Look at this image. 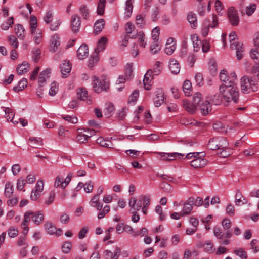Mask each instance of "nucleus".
Masks as SVG:
<instances>
[{"mask_svg":"<svg viewBox=\"0 0 259 259\" xmlns=\"http://www.w3.org/2000/svg\"><path fill=\"white\" fill-rule=\"evenodd\" d=\"M121 253V249L118 247H116L113 253L109 250H106L103 252V255L106 259H118Z\"/></svg>","mask_w":259,"mask_h":259,"instance_id":"16","label":"nucleus"},{"mask_svg":"<svg viewBox=\"0 0 259 259\" xmlns=\"http://www.w3.org/2000/svg\"><path fill=\"white\" fill-rule=\"evenodd\" d=\"M256 9V5L254 4H251L250 5L246 7L245 10V14L247 16H250L254 12Z\"/></svg>","mask_w":259,"mask_h":259,"instance_id":"58","label":"nucleus"},{"mask_svg":"<svg viewBox=\"0 0 259 259\" xmlns=\"http://www.w3.org/2000/svg\"><path fill=\"white\" fill-rule=\"evenodd\" d=\"M106 6V0H99L98 6L97 13L98 15H102L104 13L105 8Z\"/></svg>","mask_w":259,"mask_h":259,"instance_id":"47","label":"nucleus"},{"mask_svg":"<svg viewBox=\"0 0 259 259\" xmlns=\"http://www.w3.org/2000/svg\"><path fill=\"white\" fill-rule=\"evenodd\" d=\"M213 234L214 235L219 239L221 240L220 243L227 245L230 244V241L228 239H223L224 238V233L222 232V229L220 227H215L213 228Z\"/></svg>","mask_w":259,"mask_h":259,"instance_id":"17","label":"nucleus"},{"mask_svg":"<svg viewBox=\"0 0 259 259\" xmlns=\"http://www.w3.org/2000/svg\"><path fill=\"white\" fill-rule=\"evenodd\" d=\"M4 108V111L5 113V118L8 121L10 120V121L12 122L13 124H17L18 122L17 121H13V119L14 117L15 113L13 111L12 109L9 107H2Z\"/></svg>","mask_w":259,"mask_h":259,"instance_id":"28","label":"nucleus"},{"mask_svg":"<svg viewBox=\"0 0 259 259\" xmlns=\"http://www.w3.org/2000/svg\"><path fill=\"white\" fill-rule=\"evenodd\" d=\"M28 84L27 80L26 78H23L18 83V84L14 87L13 90L15 92H19L22 91L25 87H27Z\"/></svg>","mask_w":259,"mask_h":259,"instance_id":"46","label":"nucleus"},{"mask_svg":"<svg viewBox=\"0 0 259 259\" xmlns=\"http://www.w3.org/2000/svg\"><path fill=\"white\" fill-rule=\"evenodd\" d=\"M45 227L48 233L50 235H55L56 236H60L62 234L61 229H57L54 225L50 222H46Z\"/></svg>","mask_w":259,"mask_h":259,"instance_id":"12","label":"nucleus"},{"mask_svg":"<svg viewBox=\"0 0 259 259\" xmlns=\"http://www.w3.org/2000/svg\"><path fill=\"white\" fill-rule=\"evenodd\" d=\"M194 198L190 197L184 204L182 211H181V217H185L189 215L194 205Z\"/></svg>","mask_w":259,"mask_h":259,"instance_id":"11","label":"nucleus"},{"mask_svg":"<svg viewBox=\"0 0 259 259\" xmlns=\"http://www.w3.org/2000/svg\"><path fill=\"white\" fill-rule=\"evenodd\" d=\"M79 11L84 19H87L89 15V10L86 5H81L79 8Z\"/></svg>","mask_w":259,"mask_h":259,"instance_id":"62","label":"nucleus"},{"mask_svg":"<svg viewBox=\"0 0 259 259\" xmlns=\"http://www.w3.org/2000/svg\"><path fill=\"white\" fill-rule=\"evenodd\" d=\"M81 22L80 17L77 15H73L71 19V27L72 31L77 32L80 28Z\"/></svg>","mask_w":259,"mask_h":259,"instance_id":"18","label":"nucleus"},{"mask_svg":"<svg viewBox=\"0 0 259 259\" xmlns=\"http://www.w3.org/2000/svg\"><path fill=\"white\" fill-rule=\"evenodd\" d=\"M250 56L254 63L259 64V52L254 49L250 50Z\"/></svg>","mask_w":259,"mask_h":259,"instance_id":"49","label":"nucleus"},{"mask_svg":"<svg viewBox=\"0 0 259 259\" xmlns=\"http://www.w3.org/2000/svg\"><path fill=\"white\" fill-rule=\"evenodd\" d=\"M77 95L80 100L82 101L87 100V103L88 104H92V99L90 98H88V92L85 89L80 88L77 91Z\"/></svg>","mask_w":259,"mask_h":259,"instance_id":"22","label":"nucleus"},{"mask_svg":"<svg viewBox=\"0 0 259 259\" xmlns=\"http://www.w3.org/2000/svg\"><path fill=\"white\" fill-rule=\"evenodd\" d=\"M220 78L223 84L220 86H229L237 83V75L235 72H231L229 76L225 70H222L220 74Z\"/></svg>","mask_w":259,"mask_h":259,"instance_id":"7","label":"nucleus"},{"mask_svg":"<svg viewBox=\"0 0 259 259\" xmlns=\"http://www.w3.org/2000/svg\"><path fill=\"white\" fill-rule=\"evenodd\" d=\"M95 133L93 130L89 129H79L76 136V140L79 143H85L89 138L93 136Z\"/></svg>","mask_w":259,"mask_h":259,"instance_id":"8","label":"nucleus"},{"mask_svg":"<svg viewBox=\"0 0 259 259\" xmlns=\"http://www.w3.org/2000/svg\"><path fill=\"white\" fill-rule=\"evenodd\" d=\"M234 253L241 259H247V256L246 252L242 248H238L234 250Z\"/></svg>","mask_w":259,"mask_h":259,"instance_id":"52","label":"nucleus"},{"mask_svg":"<svg viewBox=\"0 0 259 259\" xmlns=\"http://www.w3.org/2000/svg\"><path fill=\"white\" fill-rule=\"evenodd\" d=\"M58 91V85L57 82H53L50 84L49 94L50 96H53L56 94Z\"/></svg>","mask_w":259,"mask_h":259,"instance_id":"57","label":"nucleus"},{"mask_svg":"<svg viewBox=\"0 0 259 259\" xmlns=\"http://www.w3.org/2000/svg\"><path fill=\"white\" fill-rule=\"evenodd\" d=\"M93 89L97 93L107 91L109 88V80L106 76L103 75L100 77L94 76L93 77Z\"/></svg>","mask_w":259,"mask_h":259,"instance_id":"3","label":"nucleus"},{"mask_svg":"<svg viewBox=\"0 0 259 259\" xmlns=\"http://www.w3.org/2000/svg\"><path fill=\"white\" fill-rule=\"evenodd\" d=\"M60 69L62 77H67L71 70V65L69 61H64L60 65Z\"/></svg>","mask_w":259,"mask_h":259,"instance_id":"19","label":"nucleus"},{"mask_svg":"<svg viewBox=\"0 0 259 259\" xmlns=\"http://www.w3.org/2000/svg\"><path fill=\"white\" fill-rule=\"evenodd\" d=\"M72 178L71 173L68 174L65 179L61 176H58L55 180L54 186L55 188H60L62 189H65L69 184Z\"/></svg>","mask_w":259,"mask_h":259,"instance_id":"10","label":"nucleus"},{"mask_svg":"<svg viewBox=\"0 0 259 259\" xmlns=\"http://www.w3.org/2000/svg\"><path fill=\"white\" fill-rule=\"evenodd\" d=\"M240 87L242 91L245 93L255 92L258 89L257 84L253 80V78L246 75L241 78Z\"/></svg>","mask_w":259,"mask_h":259,"instance_id":"5","label":"nucleus"},{"mask_svg":"<svg viewBox=\"0 0 259 259\" xmlns=\"http://www.w3.org/2000/svg\"><path fill=\"white\" fill-rule=\"evenodd\" d=\"M183 105L186 110L192 114L194 113L196 111V108L197 107L193 102L191 103L187 100H184Z\"/></svg>","mask_w":259,"mask_h":259,"instance_id":"34","label":"nucleus"},{"mask_svg":"<svg viewBox=\"0 0 259 259\" xmlns=\"http://www.w3.org/2000/svg\"><path fill=\"white\" fill-rule=\"evenodd\" d=\"M13 23V18L10 17L6 22H5L3 23H2L1 25V28L3 30H7L10 28V27L12 26Z\"/></svg>","mask_w":259,"mask_h":259,"instance_id":"64","label":"nucleus"},{"mask_svg":"<svg viewBox=\"0 0 259 259\" xmlns=\"http://www.w3.org/2000/svg\"><path fill=\"white\" fill-rule=\"evenodd\" d=\"M89 55V50L85 44L81 45L77 51V56L78 59L83 60L87 58Z\"/></svg>","mask_w":259,"mask_h":259,"instance_id":"20","label":"nucleus"},{"mask_svg":"<svg viewBox=\"0 0 259 259\" xmlns=\"http://www.w3.org/2000/svg\"><path fill=\"white\" fill-rule=\"evenodd\" d=\"M129 206L135 210H139L143 205L142 202L139 201V198L137 201L135 198H132L129 201Z\"/></svg>","mask_w":259,"mask_h":259,"instance_id":"38","label":"nucleus"},{"mask_svg":"<svg viewBox=\"0 0 259 259\" xmlns=\"http://www.w3.org/2000/svg\"><path fill=\"white\" fill-rule=\"evenodd\" d=\"M114 111V107L111 103L106 104V107L104 110V114L107 117H110L111 113Z\"/></svg>","mask_w":259,"mask_h":259,"instance_id":"56","label":"nucleus"},{"mask_svg":"<svg viewBox=\"0 0 259 259\" xmlns=\"http://www.w3.org/2000/svg\"><path fill=\"white\" fill-rule=\"evenodd\" d=\"M230 48L232 50H236V55L238 60H241L244 56V48L243 44L236 41L237 35L234 31L231 32L229 35Z\"/></svg>","mask_w":259,"mask_h":259,"instance_id":"4","label":"nucleus"},{"mask_svg":"<svg viewBox=\"0 0 259 259\" xmlns=\"http://www.w3.org/2000/svg\"><path fill=\"white\" fill-rule=\"evenodd\" d=\"M235 202L237 206L240 205V203H242V204H245L248 202L247 199L242 196V193L239 190L236 191Z\"/></svg>","mask_w":259,"mask_h":259,"instance_id":"31","label":"nucleus"},{"mask_svg":"<svg viewBox=\"0 0 259 259\" xmlns=\"http://www.w3.org/2000/svg\"><path fill=\"white\" fill-rule=\"evenodd\" d=\"M107 42V38L105 37H102L101 38L98 42L96 49H95V52L96 53H99L103 51L106 47V44Z\"/></svg>","mask_w":259,"mask_h":259,"instance_id":"36","label":"nucleus"},{"mask_svg":"<svg viewBox=\"0 0 259 259\" xmlns=\"http://www.w3.org/2000/svg\"><path fill=\"white\" fill-rule=\"evenodd\" d=\"M161 62L159 61H156L153 66L152 69H150L148 70L152 71V74L154 76L159 75L161 72L162 67L161 65Z\"/></svg>","mask_w":259,"mask_h":259,"instance_id":"41","label":"nucleus"},{"mask_svg":"<svg viewBox=\"0 0 259 259\" xmlns=\"http://www.w3.org/2000/svg\"><path fill=\"white\" fill-rule=\"evenodd\" d=\"M160 50L158 41H153L150 46V51L153 54H156Z\"/></svg>","mask_w":259,"mask_h":259,"instance_id":"55","label":"nucleus"},{"mask_svg":"<svg viewBox=\"0 0 259 259\" xmlns=\"http://www.w3.org/2000/svg\"><path fill=\"white\" fill-rule=\"evenodd\" d=\"M187 20L191 28L195 29L197 26V19L195 14L189 12L187 15Z\"/></svg>","mask_w":259,"mask_h":259,"instance_id":"32","label":"nucleus"},{"mask_svg":"<svg viewBox=\"0 0 259 259\" xmlns=\"http://www.w3.org/2000/svg\"><path fill=\"white\" fill-rule=\"evenodd\" d=\"M164 91L161 88H158L155 92V97L154 98V103L156 107H159L164 102Z\"/></svg>","mask_w":259,"mask_h":259,"instance_id":"15","label":"nucleus"},{"mask_svg":"<svg viewBox=\"0 0 259 259\" xmlns=\"http://www.w3.org/2000/svg\"><path fill=\"white\" fill-rule=\"evenodd\" d=\"M133 0H126V1L124 17L126 19L129 18L132 14L133 9Z\"/></svg>","mask_w":259,"mask_h":259,"instance_id":"29","label":"nucleus"},{"mask_svg":"<svg viewBox=\"0 0 259 259\" xmlns=\"http://www.w3.org/2000/svg\"><path fill=\"white\" fill-rule=\"evenodd\" d=\"M160 34V28L158 26L154 28L152 31V38L153 41H158Z\"/></svg>","mask_w":259,"mask_h":259,"instance_id":"54","label":"nucleus"},{"mask_svg":"<svg viewBox=\"0 0 259 259\" xmlns=\"http://www.w3.org/2000/svg\"><path fill=\"white\" fill-rule=\"evenodd\" d=\"M203 247L205 251L208 253H212L215 250V249L213 248V245L209 241L204 243Z\"/></svg>","mask_w":259,"mask_h":259,"instance_id":"59","label":"nucleus"},{"mask_svg":"<svg viewBox=\"0 0 259 259\" xmlns=\"http://www.w3.org/2000/svg\"><path fill=\"white\" fill-rule=\"evenodd\" d=\"M228 142L226 139L223 137H217L211 138L208 143V148L212 150L224 149L227 147Z\"/></svg>","mask_w":259,"mask_h":259,"instance_id":"6","label":"nucleus"},{"mask_svg":"<svg viewBox=\"0 0 259 259\" xmlns=\"http://www.w3.org/2000/svg\"><path fill=\"white\" fill-rule=\"evenodd\" d=\"M251 73L252 74L251 77L253 78V80L258 84L259 82V66L253 65L251 69Z\"/></svg>","mask_w":259,"mask_h":259,"instance_id":"40","label":"nucleus"},{"mask_svg":"<svg viewBox=\"0 0 259 259\" xmlns=\"http://www.w3.org/2000/svg\"><path fill=\"white\" fill-rule=\"evenodd\" d=\"M96 143L98 144H99L102 147L108 148H113V143L112 142L108 139H105L103 137H99L96 140Z\"/></svg>","mask_w":259,"mask_h":259,"instance_id":"30","label":"nucleus"},{"mask_svg":"<svg viewBox=\"0 0 259 259\" xmlns=\"http://www.w3.org/2000/svg\"><path fill=\"white\" fill-rule=\"evenodd\" d=\"M199 106L203 115L208 114L211 111V106L208 100H204Z\"/></svg>","mask_w":259,"mask_h":259,"instance_id":"21","label":"nucleus"},{"mask_svg":"<svg viewBox=\"0 0 259 259\" xmlns=\"http://www.w3.org/2000/svg\"><path fill=\"white\" fill-rule=\"evenodd\" d=\"M220 93L222 95V98L224 102L229 103L234 101L235 103L238 102L239 93L237 87V83L232 84L229 86H220Z\"/></svg>","mask_w":259,"mask_h":259,"instance_id":"1","label":"nucleus"},{"mask_svg":"<svg viewBox=\"0 0 259 259\" xmlns=\"http://www.w3.org/2000/svg\"><path fill=\"white\" fill-rule=\"evenodd\" d=\"M28 140L31 144V146L33 148H39L43 145L42 140L40 138L31 137L29 138Z\"/></svg>","mask_w":259,"mask_h":259,"instance_id":"33","label":"nucleus"},{"mask_svg":"<svg viewBox=\"0 0 259 259\" xmlns=\"http://www.w3.org/2000/svg\"><path fill=\"white\" fill-rule=\"evenodd\" d=\"M14 192V187L11 183L8 182L5 184L4 195L7 198H10Z\"/></svg>","mask_w":259,"mask_h":259,"instance_id":"39","label":"nucleus"},{"mask_svg":"<svg viewBox=\"0 0 259 259\" xmlns=\"http://www.w3.org/2000/svg\"><path fill=\"white\" fill-rule=\"evenodd\" d=\"M191 39L192 40L193 44L194 51L198 52L200 50V47L202 46V42L199 38L198 35L194 34L191 35Z\"/></svg>","mask_w":259,"mask_h":259,"instance_id":"27","label":"nucleus"},{"mask_svg":"<svg viewBox=\"0 0 259 259\" xmlns=\"http://www.w3.org/2000/svg\"><path fill=\"white\" fill-rule=\"evenodd\" d=\"M53 17V12L52 10H48L45 14L43 19L46 24H49L52 21Z\"/></svg>","mask_w":259,"mask_h":259,"instance_id":"48","label":"nucleus"},{"mask_svg":"<svg viewBox=\"0 0 259 259\" xmlns=\"http://www.w3.org/2000/svg\"><path fill=\"white\" fill-rule=\"evenodd\" d=\"M132 38H138V42L143 48H145L147 45L145 35L142 31H140L136 35H133Z\"/></svg>","mask_w":259,"mask_h":259,"instance_id":"26","label":"nucleus"},{"mask_svg":"<svg viewBox=\"0 0 259 259\" xmlns=\"http://www.w3.org/2000/svg\"><path fill=\"white\" fill-rule=\"evenodd\" d=\"M31 33L34 35V41L36 45L39 44L42 40V32L40 29L33 30Z\"/></svg>","mask_w":259,"mask_h":259,"instance_id":"44","label":"nucleus"},{"mask_svg":"<svg viewBox=\"0 0 259 259\" xmlns=\"http://www.w3.org/2000/svg\"><path fill=\"white\" fill-rule=\"evenodd\" d=\"M133 63H127L125 69V76L126 79H130L133 75Z\"/></svg>","mask_w":259,"mask_h":259,"instance_id":"53","label":"nucleus"},{"mask_svg":"<svg viewBox=\"0 0 259 259\" xmlns=\"http://www.w3.org/2000/svg\"><path fill=\"white\" fill-rule=\"evenodd\" d=\"M184 155L177 152L168 153V161H172L176 159L177 158H181L184 157Z\"/></svg>","mask_w":259,"mask_h":259,"instance_id":"61","label":"nucleus"},{"mask_svg":"<svg viewBox=\"0 0 259 259\" xmlns=\"http://www.w3.org/2000/svg\"><path fill=\"white\" fill-rule=\"evenodd\" d=\"M105 26V21L103 19H100L96 21L94 24V31L98 34L102 31Z\"/></svg>","mask_w":259,"mask_h":259,"instance_id":"37","label":"nucleus"},{"mask_svg":"<svg viewBox=\"0 0 259 259\" xmlns=\"http://www.w3.org/2000/svg\"><path fill=\"white\" fill-rule=\"evenodd\" d=\"M154 75L152 74L151 70H148L145 73L144 79L143 84L144 88L147 90H150L153 84V79Z\"/></svg>","mask_w":259,"mask_h":259,"instance_id":"14","label":"nucleus"},{"mask_svg":"<svg viewBox=\"0 0 259 259\" xmlns=\"http://www.w3.org/2000/svg\"><path fill=\"white\" fill-rule=\"evenodd\" d=\"M192 88L191 82L188 80H186L183 86V91L184 92L186 96H189L190 95V92Z\"/></svg>","mask_w":259,"mask_h":259,"instance_id":"51","label":"nucleus"},{"mask_svg":"<svg viewBox=\"0 0 259 259\" xmlns=\"http://www.w3.org/2000/svg\"><path fill=\"white\" fill-rule=\"evenodd\" d=\"M29 68V64L26 62H24L18 66L17 69V72L19 74H23L28 71Z\"/></svg>","mask_w":259,"mask_h":259,"instance_id":"42","label":"nucleus"},{"mask_svg":"<svg viewBox=\"0 0 259 259\" xmlns=\"http://www.w3.org/2000/svg\"><path fill=\"white\" fill-rule=\"evenodd\" d=\"M139 96V91L137 90H134L129 97L128 102L130 103H134L137 100Z\"/></svg>","mask_w":259,"mask_h":259,"instance_id":"63","label":"nucleus"},{"mask_svg":"<svg viewBox=\"0 0 259 259\" xmlns=\"http://www.w3.org/2000/svg\"><path fill=\"white\" fill-rule=\"evenodd\" d=\"M15 31L16 35L20 39H23L25 36V30L22 25L17 24L15 26Z\"/></svg>","mask_w":259,"mask_h":259,"instance_id":"43","label":"nucleus"},{"mask_svg":"<svg viewBox=\"0 0 259 259\" xmlns=\"http://www.w3.org/2000/svg\"><path fill=\"white\" fill-rule=\"evenodd\" d=\"M203 153L191 152L187 154L186 158L188 159L193 157L194 159L191 161V166L194 168H202L207 164V160L204 158Z\"/></svg>","mask_w":259,"mask_h":259,"instance_id":"2","label":"nucleus"},{"mask_svg":"<svg viewBox=\"0 0 259 259\" xmlns=\"http://www.w3.org/2000/svg\"><path fill=\"white\" fill-rule=\"evenodd\" d=\"M204 100L202 99V96L199 93H196L193 98V103L197 106H199Z\"/></svg>","mask_w":259,"mask_h":259,"instance_id":"50","label":"nucleus"},{"mask_svg":"<svg viewBox=\"0 0 259 259\" xmlns=\"http://www.w3.org/2000/svg\"><path fill=\"white\" fill-rule=\"evenodd\" d=\"M29 223V218L26 215L25 218H23V220L21 225L23 229L22 233L25 237L26 236L29 231V228L28 227Z\"/></svg>","mask_w":259,"mask_h":259,"instance_id":"45","label":"nucleus"},{"mask_svg":"<svg viewBox=\"0 0 259 259\" xmlns=\"http://www.w3.org/2000/svg\"><path fill=\"white\" fill-rule=\"evenodd\" d=\"M29 218V223L32 220L33 222L36 225H39L41 224L44 219V215L41 211L33 212L31 210L26 211L24 214V218L25 216Z\"/></svg>","mask_w":259,"mask_h":259,"instance_id":"9","label":"nucleus"},{"mask_svg":"<svg viewBox=\"0 0 259 259\" xmlns=\"http://www.w3.org/2000/svg\"><path fill=\"white\" fill-rule=\"evenodd\" d=\"M169 68L172 74L176 75L180 72V66L177 60L172 59L169 61Z\"/></svg>","mask_w":259,"mask_h":259,"instance_id":"25","label":"nucleus"},{"mask_svg":"<svg viewBox=\"0 0 259 259\" xmlns=\"http://www.w3.org/2000/svg\"><path fill=\"white\" fill-rule=\"evenodd\" d=\"M228 16L230 22L232 25L236 26L239 23V18L234 8L231 7L228 10Z\"/></svg>","mask_w":259,"mask_h":259,"instance_id":"13","label":"nucleus"},{"mask_svg":"<svg viewBox=\"0 0 259 259\" xmlns=\"http://www.w3.org/2000/svg\"><path fill=\"white\" fill-rule=\"evenodd\" d=\"M30 26L31 28V32L33 30H36L38 29L37 28V22L36 18L34 16H31L30 18Z\"/></svg>","mask_w":259,"mask_h":259,"instance_id":"60","label":"nucleus"},{"mask_svg":"<svg viewBox=\"0 0 259 259\" xmlns=\"http://www.w3.org/2000/svg\"><path fill=\"white\" fill-rule=\"evenodd\" d=\"M50 73L51 70L47 68L40 73L38 78V83L40 84V85H41V84L44 83L46 79L49 78Z\"/></svg>","mask_w":259,"mask_h":259,"instance_id":"35","label":"nucleus"},{"mask_svg":"<svg viewBox=\"0 0 259 259\" xmlns=\"http://www.w3.org/2000/svg\"><path fill=\"white\" fill-rule=\"evenodd\" d=\"M99 198L98 195H95L89 202L90 206L96 208L98 210H101L103 207V204L99 201Z\"/></svg>","mask_w":259,"mask_h":259,"instance_id":"24","label":"nucleus"},{"mask_svg":"<svg viewBox=\"0 0 259 259\" xmlns=\"http://www.w3.org/2000/svg\"><path fill=\"white\" fill-rule=\"evenodd\" d=\"M50 42V51L53 52H56L60 44L59 36L57 34L53 35Z\"/></svg>","mask_w":259,"mask_h":259,"instance_id":"23","label":"nucleus"}]
</instances>
